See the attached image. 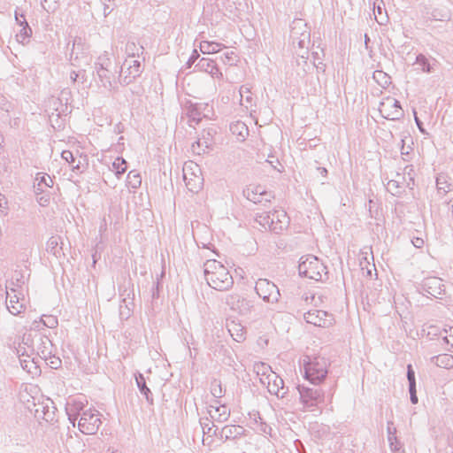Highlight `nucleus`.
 <instances>
[{
    "label": "nucleus",
    "mask_w": 453,
    "mask_h": 453,
    "mask_svg": "<svg viewBox=\"0 0 453 453\" xmlns=\"http://www.w3.org/2000/svg\"><path fill=\"white\" fill-rule=\"evenodd\" d=\"M205 279L217 290H226L233 285V278L227 268L217 260L205 264Z\"/></svg>",
    "instance_id": "f257e3e1"
},
{
    "label": "nucleus",
    "mask_w": 453,
    "mask_h": 453,
    "mask_svg": "<svg viewBox=\"0 0 453 453\" xmlns=\"http://www.w3.org/2000/svg\"><path fill=\"white\" fill-rule=\"evenodd\" d=\"M298 268L301 275L317 281L321 280L326 274V266L317 257L312 255L303 257Z\"/></svg>",
    "instance_id": "f03ea898"
},
{
    "label": "nucleus",
    "mask_w": 453,
    "mask_h": 453,
    "mask_svg": "<svg viewBox=\"0 0 453 453\" xmlns=\"http://www.w3.org/2000/svg\"><path fill=\"white\" fill-rule=\"evenodd\" d=\"M328 364L324 357H308L304 364L305 378L311 383H320L327 374Z\"/></svg>",
    "instance_id": "7ed1b4c3"
},
{
    "label": "nucleus",
    "mask_w": 453,
    "mask_h": 453,
    "mask_svg": "<svg viewBox=\"0 0 453 453\" xmlns=\"http://www.w3.org/2000/svg\"><path fill=\"white\" fill-rule=\"evenodd\" d=\"M259 380L272 394L278 395L283 388V380L272 369L264 363L256 365Z\"/></svg>",
    "instance_id": "20e7f679"
},
{
    "label": "nucleus",
    "mask_w": 453,
    "mask_h": 453,
    "mask_svg": "<svg viewBox=\"0 0 453 453\" xmlns=\"http://www.w3.org/2000/svg\"><path fill=\"white\" fill-rule=\"evenodd\" d=\"M101 425L99 412L95 410L83 411L78 422L79 429L85 434H94Z\"/></svg>",
    "instance_id": "39448f33"
},
{
    "label": "nucleus",
    "mask_w": 453,
    "mask_h": 453,
    "mask_svg": "<svg viewBox=\"0 0 453 453\" xmlns=\"http://www.w3.org/2000/svg\"><path fill=\"white\" fill-rule=\"evenodd\" d=\"M183 178L186 186L192 192H197L203 185V179L198 166L190 162L186 164L183 168Z\"/></svg>",
    "instance_id": "423d86ee"
},
{
    "label": "nucleus",
    "mask_w": 453,
    "mask_h": 453,
    "mask_svg": "<svg viewBox=\"0 0 453 453\" xmlns=\"http://www.w3.org/2000/svg\"><path fill=\"white\" fill-rule=\"evenodd\" d=\"M380 114L388 119H396L403 115V110L399 102L392 97H387L380 104Z\"/></svg>",
    "instance_id": "0eeeda50"
},
{
    "label": "nucleus",
    "mask_w": 453,
    "mask_h": 453,
    "mask_svg": "<svg viewBox=\"0 0 453 453\" xmlns=\"http://www.w3.org/2000/svg\"><path fill=\"white\" fill-rule=\"evenodd\" d=\"M256 291L265 301L275 300L279 295L277 287L265 279H260L256 283Z\"/></svg>",
    "instance_id": "6e6552de"
},
{
    "label": "nucleus",
    "mask_w": 453,
    "mask_h": 453,
    "mask_svg": "<svg viewBox=\"0 0 453 453\" xmlns=\"http://www.w3.org/2000/svg\"><path fill=\"white\" fill-rule=\"evenodd\" d=\"M307 323L317 326H327L333 323V318L322 310H311L305 314Z\"/></svg>",
    "instance_id": "1a4fd4ad"
},
{
    "label": "nucleus",
    "mask_w": 453,
    "mask_h": 453,
    "mask_svg": "<svg viewBox=\"0 0 453 453\" xmlns=\"http://www.w3.org/2000/svg\"><path fill=\"white\" fill-rule=\"evenodd\" d=\"M287 226V215L284 211H273L271 213L269 227L274 232H280Z\"/></svg>",
    "instance_id": "9d476101"
},
{
    "label": "nucleus",
    "mask_w": 453,
    "mask_h": 453,
    "mask_svg": "<svg viewBox=\"0 0 453 453\" xmlns=\"http://www.w3.org/2000/svg\"><path fill=\"white\" fill-rule=\"evenodd\" d=\"M228 331L233 339L236 342H242L245 339V331L243 327L237 323L232 322L228 326Z\"/></svg>",
    "instance_id": "9b49d317"
},
{
    "label": "nucleus",
    "mask_w": 453,
    "mask_h": 453,
    "mask_svg": "<svg viewBox=\"0 0 453 453\" xmlns=\"http://www.w3.org/2000/svg\"><path fill=\"white\" fill-rule=\"evenodd\" d=\"M37 189L43 191L44 188H51L54 181L53 179L46 173H38L35 177Z\"/></svg>",
    "instance_id": "f8f14e48"
},
{
    "label": "nucleus",
    "mask_w": 453,
    "mask_h": 453,
    "mask_svg": "<svg viewBox=\"0 0 453 453\" xmlns=\"http://www.w3.org/2000/svg\"><path fill=\"white\" fill-rule=\"evenodd\" d=\"M16 296H10L7 301V308L9 311L13 315L21 313L24 310V305L19 302L18 299L14 300Z\"/></svg>",
    "instance_id": "ddd939ff"
},
{
    "label": "nucleus",
    "mask_w": 453,
    "mask_h": 453,
    "mask_svg": "<svg viewBox=\"0 0 453 453\" xmlns=\"http://www.w3.org/2000/svg\"><path fill=\"white\" fill-rule=\"evenodd\" d=\"M441 287L442 284L440 280L438 279H432L427 282V288L429 289V294L433 296L437 297L441 294Z\"/></svg>",
    "instance_id": "4468645a"
},
{
    "label": "nucleus",
    "mask_w": 453,
    "mask_h": 453,
    "mask_svg": "<svg viewBox=\"0 0 453 453\" xmlns=\"http://www.w3.org/2000/svg\"><path fill=\"white\" fill-rule=\"evenodd\" d=\"M436 364L443 368L453 367V356L449 354L440 355L436 357Z\"/></svg>",
    "instance_id": "2eb2a0df"
},
{
    "label": "nucleus",
    "mask_w": 453,
    "mask_h": 453,
    "mask_svg": "<svg viewBox=\"0 0 453 453\" xmlns=\"http://www.w3.org/2000/svg\"><path fill=\"white\" fill-rule=\"evenodd\" d=\"M127 185L132 188H137L142 183V178L139 173L135 172H129L127 178Z\"/></svg>",
    "instance_id": "dca6fc26"
},
{
    "label": "nucleus",
    "mask_w": 453,
    "mask_h": 453,
    "mask_svg": "<svg viewBox=\"0 0 453 453\" xmlns=\"http://www.w3.org/2000/svg\"><path fill=\"white\" fill-rule=\"evenodd\" d=\"M200 50L204 54H211L219 50V44L210 42H203L200 44Z\"/></svg>",
    "instance_id": "f3484780"
},
{
    "label": "nucleus",
    "mask_w": 453,
    "mask_h": 453,
    "mask_svg": "<svg viewBox=\"0 0 453 453\" xmlns=\"http://www.w3.org/2000/svg\"><path fill=\"white\" fill-rule=\"evenodd\" d=\"M113 167L118 174L123 173L127 170V163L123 158L118 157L113 162Z\"/></svg>",
    "instance_id": "a211bd4d"
},
{
    "label": "nucleus",
    "mask_w": 453,
    "mask_h": 453,
    "mask_svg": "<svg viewBox=\"0 0 453 453\" xmlns=\"http://www.w3.org/2000/svg\"><path fill=\"white\" fill-rule=\"evenodd\" d=\"M408 380H409V382H410V389L411 390H414V388L416 387V383H415V376H414V372L412 370V366L411 365H408Z\"/></svg>",
    "instance_id": "6ab92c4d"
},
{
    "label": "nucleus",
    "mask_w": 453,
    "mask_h": 453,
    "mask_svg": "<svg viewBox=\"0 0 453 453\" xmlns=\"http://www.w3.org/2000/svg\"><path fill=\"white\" fill-rule=\"evenodd\" d=\"M62 157L69 163L73 162V156L72 152L69 150H64L62 152Z\"/></svg>",
    "instance_id": "aec40b11"
},
{
    "label": "nucleus",
    "mask_w": 453,
    "mask_h": 453,
    "mask_svg": "<svg viewBox=\"0 0 453 453\" xmlns=\"http://www.w3.org/2000/svg\"><path fill=\"white\" fill-rule=\"evenodd\" d=\"M233 130H235V129H240V134H242V131H244L245 133L248 132V129L247 127H245L244 124L242 123H236L233 127Z\"/></svg>",
    "instance_id": "412c9836"
},
{
    "label": "nucleus",
    "mask_w": 453,
    "mask_h": 453,
    "mask_svg": "<svg viewBox=\"0 0 453 453\" xmlns=\"http://www.w3.org/2000/svg\"><path fill=\"white\" fill-rule=\"evenodd\" d=\"M412 243L415 247L421 248V247H423L425 242L422 238L417 237V238L413 239Z\"/></svg>",
    "instance_id": "4be33fe9"
},
{
    "label": "nucleus",
    "mask_w": 453,
    "mask_h": 453,
    "mask_svg": "<svg viewBox=\"0 0 453 453\" xmlns=\"http://www.w3.org/2000/svg\"><path fill=\"white\" fill-rule=\"evenodd\" d=\"M31 366L32 367L27 368V372L30 373H36L38 372V367L35 365L33 362H31Z\"/></svg>",
    "instance_id": "5701e85b"
},
{
    "label": "nucleus",
    "mask_w": 453,
    "mask_h": 453,
    "mask_svg": "<svg viewBox=\"0 0 453 453\" xmlns=\"http://www.w3.org/2000/svg\"><path fill=\"white\" fill-rule=\"evenodd\" d=\"M411 398V402H412L413 403H417V402H418V397H417L416 394H412Z\"/></svg>",
    "instance_id": "b1692460"
},
{
    "label": "nucleus",
    "mask_w": 453,
    "mask_h": 453,
    "mask_svg": "<svg viewBox=\"0 0 453 453\" xmlns=\"http://www.w3.org/2000/svg\"><path fill=\"white\" fill-rule=\"evenodd\" d=\"M134 66L136 68V71L138 72L139 71V68H140V64L138 61L134 60Z\"/></svg>",
    "instance_id": "393cba45"
},
{
    "label": "nucleus",
    "mask_w": 453,
    "mask_h": 453,
    "mask_svg": "<svg viewBox=\"0 0 453 453\" xmlns=\"http://www.w3.org/2000/svg\"><path fill=\"white\" fill-rule=\"evenodd\" d=\"M414 115H416V111H414ZM415 119H416L417 124L418 125V119L417 116H415Z\"/></svg>",
    "instance_id": "a878e982"
},
{
    "label": "nucleus",
    "mask_w": 453,
    "mask_h": 453,
    "mask_svg": "<svg viewBox=\"0 0 453 453\" xmlns=\"http://www.w3.org/2000/svg\"><path fill=\"white\" fill-rule=\"evenodd\" d=\"M410 391H411V395H412V394H416V388H414V390H411V389H410Z\"/></svg>",
    "instance_id": "bb28decb"
},
{
    "label": "nucleus",
    "mask_w": 453,
    "mask_h": 453,
    "mask_svg": "<svg viewBox=\"0 0 453 453\" xmlns=\"http://www.w3.org/2000/svg\"><path fill=\"white\" fill-rule=\"evenodd\" d=\"M376 74H377V75H383V73H382V72H377V73H375V75H376Z\"/></svg>",
    "instance_id": "cd10ccee"
}]
</instances>
